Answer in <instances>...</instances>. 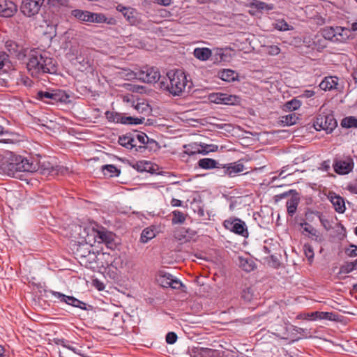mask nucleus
I'll use <instances>...</instances> for the list:
<instances>
[{
    "instance_id": "obj_64",
    "label": "nucleus",
    "mask_w": 357,
    "mask_h": 357,
    "mask_svg": "<svg viewBox=\"0 0 357 357\" xmlns=\"http://www.w3.org/2000/svg\"><path fill=\"white\" fill-rule=\"evenodd\" d=\"M347 189L353 194H357V184L349 185Z\"/></svg>"
},
{
    "instance_id": "obj_13",
    "label": "nucleus",
    "mask_w": 357,
    "mask_h": 357,
    "mask_svg": "<svg viewBox=\"0 0 357 357\" xmlns=\"http://www.w3.org/2000/svg\"><path fill=\"white\" fill-rule=\"evenodd\" d=\"M29 163L35 165L36 168L29 173L39 172L41 174H50L54 171V165L50 161L47 160L46 158H40L38 160L30 158Z\"/></svg>"
},
{
    "instance_id": "obj_46",
    "label": "nucleus",
    "mask_w": 357,
    "mask_h": 357,
    "mask_svg": "<svg viewBox=\"0 0 357 357\" xmlns=\"http://www.w3.org/2000/svg\"><path fill=\"white\" fill-rule=\"evenodd\" d=\"M144 118H135L132 116H123L122 124L138 125L144 123Z\"/></svg>"
},
{
    "instance_id": "obj_44",
    "label": "nucleus",
    "mask_w": 357,
    "mask_h": 357,
    "mask_svg": "<svg viewBox=\"0 0 357 357\" xmlns=\"http://www.w3.org/2000/svg\"><path fill=\"white\" fill-rule=\"evenodd\" d=\"M172 222L173 224H182L185 222V215L183 212L176 210L172 212Z\"/></svg>"
},
{
    "instance_id": "obj_28",
    "label": "nucleus",
    "mask_w": 357,
    "mask_h": 357,
    "mask_svg": "<svg viewBox=\"0 0 357 357\" xmlns=\"http://www.w3.org/2000/svg\"><path fill=\"white\" fill-rule=\"evenodd\" d=\"M244 165L242 163L231 162L226 164V171L229 177L235 176L238 173L243 172Z\"/></svg>"
},
{
    "instance_id": "obj_60",
    "label": "nucleus",
    "mask_w": 357,
    "mask_h": 357,
    "mask_svg": "<svg viewBox=\"0 0 357 357\" xmlns=\"http://www.w3.org/2000/svg\"><path fill=\"white\" fill-rule=\"evenodd\" d=\"M275 28L279 31H287L293 29V26L290 24H275Z\"/></svg>"
},
{
    "instance_id": "obj_61",
    "label": "nucleus",
    "mask_w": 357,
    "mask_h": 357,
    "mask_svg": "<svg viewBox=\"0 0 357 357\" xmlns=\"http://www.w3.org/2000/svg\"><path fill=\"white\" fill-rule=\"evenodd\" d=\"M54 342L56 344L62 345L63 347H66L70 350H73V351L74 350V349L73 347H71L70 345L66 344L68 342V341L64 339L56 338V339H54Z\"/></svg>"
},
{
    "instance_id": "obj_3",
    "label": "nucleus",
    "mask_w": 357,
    "mask_h": 357,
    "mask_svg": "<svg viewBox=\"0 0 357 357\" xmlns=\"http://www.w3.org/2000/svg\"><path fill=\"white\" fill-rule=\"evenodd\" d=\"M170 79V93L174 96H181L183 92L189 93L192 83L187 79L185 73L181 70L170 71L167 73Z\"/></svg>"
},
{
    "instance_id": "obj_57",
    "label": "nucleus",
    "mask_w": 357,
    "mask_h": 357,
    "mask_svg": "<svg viewBox=\"0 0 357 357\" xmlns=\"http://www.w3.org/2000/svg\"><path fill=\"white\" fill-rule=\"evenodd\" d=\"M223 96L222 93H217L212 94L210 98L212 102L216 103V104H223V97L220 96Z\"/></svg>"
},
{
    "instance_id": "obj_26",
    "label": "nucleus",
    "mask_w": 357,
    "mask_h": 357,
    "mask_svg": "<svg viewBox=\"0 0 357 357\" xmlns=\"http://www.w3.org/2000/svg\"><path fill=\"white\" fill-rule=\"evenodd\" d=\"M218 77L222 80L231 82L238 79V73L231 69H223L218 71Z\"/></svg>"
},
{
    "instance_id": "obj_19",
    "label": "nucleus",
    "mask_w": 357,
    "mask_h": 357,
    "mask_svg": "<svg viewBox=\"0 0 357 357\" xmlns=\"http://www.w3.org/2000/svg\"><path fill=\"white\" fill-rule=\"evenodd\" d=\"M41 6L38 3L31 2L29 0H23L21 6L22 13L28 17L37 14Z\"/></svg>"
},
{
    "instance_id": "obj_4",
    "label": "nucleus",
    "mask_w": 357,
    "mask_h": 357,
    "mask_svg": "<svg viewBox=\"0 0 357 357\" xmlns=\"http://www.w3.org/2000/svg\"><path fill=\"white\" fill-rule=\"evenodd\" d=\"M351 29L336 26L327 27L323 29L321 36L326 41L344 43L349 38H353V32L357 31V24H351Z\"/></svg>"
},
{
    "instance_id": "obj_33",
    "label": "nucleus",
    "mask_w": 357,
    "mask_h": 357,
    "mask_svg": "<svg viewBox=\"0 0 357 357\" xmlns=\"http://www.w3.org/2000/svg\"><path fill=\"white\" fill-rule=\"evenodd\" d=\"M105 114L108 121L122 124L123 121L122 114L114 111H107Z\"/></svg>"
},
{
    "instance_id": "obj_56",
    "label": "nucleus",
    "mask_w": 357,
    "mask_h": 357,
    "mask_svg": "<svg viewBox=\"0 0 357 357\" xmlns=\"http://www.w3.org/2000/svg\"><path fill=\"white\" fill-rule=\"evenodd\" d=\"M178 337L174 332H169L166 335L165 340L169 344H173L177 341Z\"/></svg>"
},
{
    "instance_id": "obj_32",
    "label": "nucleus",
    "mask_w": 357,
    "mask_h": 357,
    "mask_svg": "<svg viewBox=\"0 0 357 357\" xmlns=\"http://www.w3.org/2000/svg\"><path fill=\"white\" fill-rule=\"evenodd\" d=\"M102 170L104 175L109 177L118 176L121 173V170L114 165H103Z\"/></svg>"
},
{
    "instance_id": "obj_49",
    "label": "nucleus",
    "mask_w": 357,
    "mask_h": 357,
    "mask_svg": "<svg viewBox=\"0 0 357 357\" xmlns=\"http://www.w3.org/2000/svg\"><path fill=\"white\" fill-rule=\"evenodd\" d=\"M301 105V102L300 100L294 98L288 102H287L284 105V107L288 110H296L298 109Z\"/></svg>"
},
{
    "instance_id": "obj_12",
    "label": "nucleus",
    "mask_w": 357,
    "mask_h": 357,
    "mask_svg": "<svg viewBox=\"0 0 357 357\" xmlns=\"http://www.w3.org/2000/svg\"><path fill=\"white\" fill-rule=\"evenodd\" d=\"M354 162L351 156H347L344 160L335 158L333 167L339 175H346L352 172Z\"/></svg>"
},
{
    "instance_id": "obj_21",
    "label": "nucleus",
    "mask_w": 357,
    "mask_h": 357,
    "mask_svg": "<svg viewBox=\"0 0 357 357\" xmlns=\"http://www.w3.org/2000/svg\"><path fill=\"white\" fill-rule=\"evenodd\" d=\"M331 202L332 203L334 209L339 213H343L345 211V202L343 197L335 194V192H330L328 195Z\"/></svg>"
},
{
    "instance_id": "obj_20",
    "label": "nucleus",
    "mask_w": 357,
    "mask_h": 357,
    "mask_svg": "<svg viewBox=\"0 0 357 357\" xmlns=\"http://www.w3.org/2000/svg\"><path fill=\"white\" fill-rule=\"evenodd\" d=\"M250 10L249 13L251 15H256L257 13H263L264 11H268L273 8V6L272 4H267L265 2L253 0L250 3L249 5Z\"/></svg>"
},
{
    "instance_id": "obj_45",
    "label": "nucleus",
    "mask_w": 357,
    "mask_h": 357,
    "mask_svg": "<svg viewBox=\"0 0 357 357\" xmlns=\"http://www.w3.org/2000/svg\"><path fill=\"white\" fill-rule=\"evenodd\" d=\"M303 250H304L305 255L307 257L310 264H311L313 261L314 256V250H313L312 246L311 245H310L309 243H305L303 245Z\"/></svg>"
},
{
    "instance_id": "obj_55",
    "label": "nucleus",
    "mask_w": 357,
    "mask_h": 357,
    "mask_svg": "<svg viewBox=\"0 0 357 357\" xmlns=\"http://www.w3.org/2000/svg\"><path fill=\"white\" fill-rule=\"evenodd\" d=\"M345 254L349 257H357V245L350 244L349 248L345 249Z\"/></svg>"
},
{
    "instance_id": "obj_51",
    "label": "nucleus",
    "mask_w": 357,
    "mask_h": 357,
    "mask_svg": "<svg viewBox=\"0 0 357 357\" xmlns=\"http://www.w3.org/2000/svg\"><path fill=\"white\" fill-rule=\"evenodd\" d=\"M153 32L158 36H168L173 34L174 32V30L172 29H168V27H164V28H156Z\"/></svg>"
},
{
    "instance_id": "obj_54",
    "label": "nucleus",
    "mask_w": 357,
    "mask_h": 357,
    "mask_svg": "<svg viewBox=\"0 0 357 357\" xmlns=\"http://www.w3.org/2000/svg\"><path fill=\"white\" fill-rule=\"evenodd\" d=\"M8 63H10L8 54L5 52L0 51V70L3 69Z\"/></svg>"
},
{
    "instance_id": "obj_29",
    "label": "nucleus",
    "mask_w": 357,
    "mask_h": 357,
    "mask_svg": "<svg viewBox=\"0 0 357 357\" xmlns=\"http://www.w3.org/2000/svg\"><path fill=\"white\" fill-rule=\"evenodd\" d=\"M238 261L240 267L246 272H250L256 267L255 263L250 259L239 257Z\"/></svg>"
},
{
    "instance_id": "obj_27",
    "label": "nucleus",
    "mask_w": 357,
    "mask_h": 357,
    "mask_svg": "<svg viewBox=\"0 0 357 357\" xmlns=\"http://www.w3.org/2000/svg\"><path fill=\"white\" fill-rule=\"evenodd\" d=\"M96 238H98L100 241L104 242L107 247H110L114 241L113 234L105 229L98 230Z\"/></svg>"
},
{
    "instance_id": "obj_53",
    "label": "nucleus",
    "mask_w": 357,
    "mask_h": 357,
    "mask_svg": "<svg viewBox=\"0 0 357 357\" xmlns=\"http://www.w3.org/2000/svg\"><path fill=\"white\" fill-rule=\"evenodd\" d=\"M127 9L129 10H123V12L121 13V14L124 16L125 19L126 20H130L131 19L135 17V15L136 14V10L131 8V7H127Z\"/></svg>"
},
{
    "instance_id": "obj_2",
    "label": "nucleus",
    "mask_w": 357,
    "mask_h": 357,
    "mask_svg": "<svg viewBox=\"0 0 357 357\" xmlns=\"http://www.w3.org/2000/svg\"><path fill=\"white\" fill-rule=\"evenodd\" d=\"M28 72L33 77H38L43 74H54L57 66L54 59L47 55L46 52L38 50H31L26 63Z\"/></svg>"
},
{
    "instance_id": "obj_52",
    "label": "nucleus",
    "mask_w": 357,
    "mask_h": 357,
    "mask_svg": "<svg viewBox=\"0 0 357 357\" xmlns=\"http://www.w3.org/2000/svg\"><path fill=\"white\" fill-rule=\"evenodd\" d=\"M214 169H215V171L214 173L217 176H227V173L226 171V164L222 165V164H219L218 162L217 167H215Z\"/></svg>"
},
{
    "instance_id": "obj_48",
    "label": "nucleus",
    "mask_w": 357,
    "mask_h": 357,
    "mask_svg": "<svg viewBox=\"0 0 357 357\" xmlns=\"http://www.w3.org/2000/svg\"><path fill=\"white\" fill-rule=\"evenodd\" d=\"M184 149H185L184 153L188 155H195L197 153L201 154L200 152H201L202 149H200L197 144L185 145Z\"/></svg>"
},
{
    "instance_id": "obj_31",
    "label": "nucleus",
    "mask_w": 357,
    "mask_h": 357,
    "mask_svg": "<svg viewBox=\"0 0 357 357\" xmlns=\"http://www.w3.org/2000/svg\"><path fill=\"white\" fill-rule=\"evenodd\" d=\"M197 164L201 169H211L217 167L218 162L214 159L205 158L200 159Z\"/></svg>"
},
{
    "instance_id": "obj_35",
    "label": "nucleus",
    "mask_w": 357,
    "mask_h": 357,
    "mask_svg": "<svg viewBox=\"0 0 357 357\" xmlns=\"http://www.w3.org/2000/svg\"><path fill=\"white\" fill-rule=\"evenodd\" d=\"M357 268V259H355L354 261L351 262H346L344 264L342 265L340 268V271L338 274H342V273H349L352 272L353 271L356 270Z\"/></svg>"
},
{
    "instance_id": "obj_8",
    "label": "nucleus",
    "mask_w": 357,
    "mask_h": 357,
    "mask_svg": "<svg viewBox=\"0 0 357 357\" xmlns=\"http://www.w3.org/2000/svg\"><path fill=\"white\" fill-rule=\"evenodd\" d=\"M71 15L75 19L85 22H107V17L102 13H94L87 10L75 9L71 11Z\"/></svg>"
},
{
    "instance_id": "obj_50",
    "label": "nucleus",
    "mask_w": 357,
    "mask_h": 357,
    "mask_svg": "<svg viewBox=\"0 0 357 357\" xmlns=\"http://www.w3.org/2000/svg\"><path fill=\"white\" fill-rule=\"evenodd\" d=\"M202 150L200 153L203 155L208 154L210 152H215L218 151V146L215 144H200Z\"/></svg>"
},
{
    "instance_id": "obj_23",
    "label": "nucleus",
    "mask_w": 357,
    "mask_h": 357,
    "mask_svg": "<svg viewBox=\"0 0 357 357\" xmlns=\"http://www.w3.org/2000/svg\"><path fill=\"white\" fill-rule=\"evenodd\" d=\"M335 314L333 312H313L305 314V319L308 320H316V319H327V320H335Z\"/></svg>"
},
{
    "instance_id": "obj_1",
    "label": "nucleus",
    "mask_w": 357,
    "mask_h": 357,
    "mask_svg": "<svg viewBox=\"0 0 357 357\" xmlns=\"http://www.w3.org/2000/svg\"><path fill=\"white\" fill-rule=\"evenodd\" d=\"M35 168V165L29 163V159L13 152L6 151L0 155V173L2 174L22 179L23 173H29Z\"/></svg>"
},
{
    "instance_id": "obj_24",
    "label": "nucleus",
    "mask_w": 357,
    "mask_h": 357,
    "mask_svg": "<svg viewBox=\"0 0 357 357\" xmlns=\"http://www.w3.org/2000/svg\"><path fill=\"white\" fill-rule=\"evenodd\" d=\"M338 77L336 76L326 77L319 84V87L324 91H331L337 89Z\"/></svg>"
},
{
    "instance_id": "obj_58",
    "label": "nucleus",
    "mask_w": 357,
    "mask_h": 357,
    "mask_svg": "<svg viewBox=\"0 0 357 357\" xmlns=\"http://www.w3.org/2000/svg\"><path fill=\"white\" fill-rule=\"evenodd\" d=\"M169 287L174 289H180L183 287V284L181 281L177 279L172 278Z\"/></svg>"
},
{
    "instance_id": "obj_40",
    "label": "nucleus",
    "mask_w": 357,
    "mask_h": 357,
    "mask_svg": "<svg viewBox=\"0 0 357 357\" xmlns=\"http://www.w3.org/2000/svg\"><path fill=\"white\" fill-rule=\"evenodd\" d=\"M137 139L141 144H144V146H139L137 148H136V151L142 152L148 148L147 146L145 145L149 143V137L146 133L140 132L137 135Z\"/></svg>"
},
{
    "instance_id": "obj_25",
    "label": "nucleus",
    "mask_w": 357,
    "mask_h": 357,
    "mask_svg": "<svg viewBox=\"0 0 357 357\" xmlns=\"http://www.w3.org/2000/svg\"><path fill=\"white\" fill-rule=\"evenodd\" d=\"M134 142V137L130 132L119 137L118 143L126 149H132L135 148L137 146Z\"/></svg>"
},
{
    "instance_id": "obj_11",
    "label": "nucleus",
    "mask_w": 357,
    "mask_h": 357,
    "mask_svg": "<svg viewBox=\"0 0 357 357\" xmlns=\"http://www.w3.org/2000/svg\"><path fill=\"white\" fill-rule=\"evenodd\" d=\"M70 52L73 55H75V59L82 68V69H81L82 71L86 70L91 67L92 60L90 56V49L82 46L76 51L71 48Z\"/></svg>"
},
{
    "instance_id": "obj_5",
    "label": "nucleus",
    "mask_w": 357,
    "mask_h": 357,
    "mask_svg": "<svg viewBox=\"0 0 357 357\" xmlns=\"http://www.w3.org/2000/svg\"><path fill=\"white\" fill-rule=\"evenodd\" d=\"M35 98L47 104L69 103L70 102V96L63 90L51 89L47 91H39Z\"/></svg>"
},
{
    "instance_id": "obj_18",
    "label": "nucleus",
    "mask_w": 357,
    "mask_h": 357,
    "mask_svg": "<svg viewBox=\"0 0 357 357\" xmlns=\"http://www.w3.org/2000/svg\"><path fill=\"white\" fill-rule=\"evenodd\" d=\"M17 10L16 4L10 0H0V16L12 17Z\"/></svg>"
},
{
    "instance_id": "obj_17",
    "label": "nucleus",
    "mask_w": 357,
    "mask_h": 357,
    "mask_svg": "<svg viewBox=\"0 0 357 357\" xmlns=\"http://www.w3.org/2000/svg\"><path fill=\"white\" fill-rule=\"evenodd\" d=\"M304 43H305L308 47H311L313 50H316L319 52L323 50L328 45V42L321 34L315 35L312 40L309 38H306L304 40Z\"/></svg>"
},
{
    "instance_id": "obj_39",
    "label": "nucleus",
    "mask_w": 357,
    "mask_h": 357,
    "mask_svg": "<svg viewBox=\"0 0 357 357\" xmlns=\"http://www.w3.org/2000/svg\"><path fill=\"white\" fill-rule=\"evenodd\" d=\"M155 236V234L154 230L151 227H146L144 229H143L141 234L140 241L141 242L145 243H147L151 239L153 238Z\"/></svg>"
},
{
    "instance_id": "obj_10",
    "label": "nucleus",
    "mask_w": 357,
    "mask_h": 357,
    "mask_svg": "<svg viewBox=\"0 0 357 357\" xmlns=\"http://www.w3.org/2000/svg\"><path fill=\"white\" fill-rule=\"evenodd\" d=\"M136 75L138 79L145 83H156L160 79V73L155 67H142Z\"/></svg>"
},
{
    "instance_id": "obj_34",
    "label": "nucleus",
    "mask_w": 357,
    "mask_h": 357,
    "mask_svg": "<svg viewBox=\"0 0 357 357\" xmlns=\"http://www.w3.org/2000/svg\"><path fill=\"white\" fill-rule=\"evenodd\" d=\"M122 319L117 314H115L112 321L108 325L107 330L112 333L118 332L122 328Z\"/></svg>"
},
{
    "instance_id": "obj_37",
    "label": "nucleus",
    "mask_w": 357,
    "mask_h": 357,
    "mask_svg": "<svg viewBox=\"0 0 357 357\" xmlns=\"http://www.w3.org/2000/svg\"><path fill=\"white\" fill-rule=\"evenodd\" d=\"M340 125L344 128H357V119L355 116H347L342 119Z\"/></svg>"
},
{
    "instance_id": "obj_59",
    "label": "nucleus",
    "mask_w": 357,
    "mask_h": 357,
    "mask_svg": "<svg viewBox=\"0 0 357 357\" xmlns=\"http://www.w3.org/2000/svg\"><path fill=\"white\" fill-rule=\"evenodd\" d=\"M241 297L244 300H245L247 301H250L252 299V294L251 293L250 288H247L245 289H243L242 293H241Z\"/></svg>"
},
{
    "instance_id": "obj_36",
    "label": "nucleus",
    "mask_w": 357,
    "mask_h": 357,
    "mask_svg": "<svg viewBox=\"0 0 357 357\" xmlns=\"http://www.w3.org/2000/svg\"><path fill=\"white\" fill-rule=\"evenodd\" d=\"M299 225L303 229L304 231L309 234V236L316 237V240H317V238L320 237L319 231L307 222L303 221V222H301Z\"/></svg>"
},
{
    "instance_id": "obj_41",
    "label": "nucleus",
    "mask_w": 357,
    "mask_h": 357,
    "mask_svg": "<svg viewBox=\"0 0 357 357\" xmlns=\"http://www.w3.org/2000/svg\"><path fill=\"white\" fill-rule=\"evenodd\" d=\"M223 104L227 105H236L239 103L240 98L236 95L223 93Z\"/></svg>"
},
{
    "instance_id": "obj_7",
    "label": "nucleus",
    "mask_w": 357,
    "mask_h": 357,
    "mask_svg": "<svg viewBox=\"0 0 357 357\" xmlns=\"http://www.w3.org/2000/svg\"><path fill=\"white\" fill-rule=\"evenodd\" d=\"M224 227L230 231L248 238L249 231L245 222L238 218L231 217L223 222Z\"/></svg>"
},
{
    "instance_id": "obj_47",
    "label": "nucleus",
    "mask_w": 357,
    "mask_h": 357,
    "mask_svg": "<svg viewBox=\"0 0 357 357\" xmlns=\"http://www.w3.org/2000/svg\"><path fill=\"white\" fill-rule=\"evenodd\" d=\"M169 80H170L169 77H167H167H161L160 76V80L158 81V82L159 88L160 89L165 90L170 93V88H169L170 82Z\"/></svg>"
},
{
    "instance_id": "obj_63",
    "label": "nucleus",
    "mask_w": 357,
    "mask_h": 357,
    "mask_svg": "<svg viewBox=\"0 0 357 357\" xmlns=\"http://www.w3.org/2000/svg\"><path fill=\"white\" fill-rule=\"evenodd\" d=\"M266 258H270V260H268V261L270 262L271 261L273 262V266H274L275 267H277L279 265V260L275 255H271L269 257H267Z\"/></svg>"
},
{
    "instance_id": "obj_14",
    "label": "nucleus",
    "mask_w": 357,
    "mask_h": 357,
    "mask_svg": "<svg viewBox=\"0 0 357 357\" xmlns=\"http://www.w3.org/2000/svg\"><path fill=\"white\" fill-rule=\"evenodd\" d=\"M193 54L195 57L201 61H206L210 57L222 58L225 56L222 53V49H217L214 52H212V51L208 47L195 48Z\"/></svg>"
},
{
    "instance_id": "obj_38",
    "label": "nucleus",
    "mask_w": 357,
    "mask_h": 357,
    "mask_svg": "<svg viewBox=\"0 0 357 357\" xmlns=\"http://www.w3.org/2000/svg\"><path fill=\"white\" fill-rule=\"evenodd\" d=\"M207 348L193 347L189 349L188 353L191 357H206Z\"/></svg>"
},
{
    "instance_id": "obj_22",
    "label": "nucleus",
    "mask_w": 357,
    "mask_h": 357,
    "mask_svg": "<svg viewBox=\"0 0 357 357\" xmlns=\"http://www.w3.org/2000/svg\"><path fill=\"white\" fill-rule=\"evenodd\" d=\"M130 165L139 172H146L151 174L155 172V169L153 168L152 163L149 161L140 160L135 163H130Z\"/></svg>"
},
{
    "instance_id": "obj_42",
    "label": "nucleus",
    "mask_w": 357,
    "mask_h": 357,
    "mask_svg": "<svg viewBox=\"0 0 357 357\" xmlns=\"http://www.w3.org/2000/svg\"><path fill=\"white\" fill-rule=\"evenodd\" d=\"M172 275L169 273H165L163 275H160L158 279V282L160 284L165 288L169 287V284L171 282Z\"/></svg>"
},
{
    "instance_id": "obj_43",
    "label": "nucleus",
    "mask_w": 357,
    "mask_h": 357,
    "mask_svg": "<svg viewBox=\"0 0 357 357\" xmlns=\"http://www.w3.org/2000/svg\"><path fill=\"white\" fill-rule=\"evenodd\" d=\"M298 119L295 113H292L282 116V122L287 126H291L296 124Z\"/></svg>"
},
{
    "instance_id": "obj_9",
    "label": "nucleus",
    "mask_w": 357,
    "mask_h": 357,
    "mask_svg": "<svg viewBox=\"0 0 357 357\" xmlns=\"http://www.w3.org/2000/svg\"><path fill=\"white\" fill-rule=\"evenodd\" d=\"M291 194H292V195L289 199H287L286 206L288 215L293 217L296 212L297 207L300 202L298 193L296 192L295 190H290L288 192L275 195V200L278 201L283 198L287 197Z\"/></svg>"
},
{
    "instance_id": "obj_15",
    "label": "nucleus",
    "mask_w": 357,
    "mask_h": 357,
    "mask_svg": "<svg viewBox=\"0 0 357 357\" xmlns=\"http://www.w3.org/2000/svg\"><path fill=\"white\" fill-rule=\"evenodd\" d=\"M51 294L56 298L59 299L61 302L65 303L68 305H72L82 310H86V304L75 298L74 296H66L61 292L51 291Z\"/></svg>"
},
{
    "instance_id": "obj_6",
    "label": "nucleus",
    "mask_w": 357,
    "mask_h": 357,
    "mask_svg": "<svg viewBox=\"0 0 357 357\" xmlns=\"http://www.w3.org/2000/svg\"><path fill=\"white\" fill-rule=\"evenodd\" d=\"M337 126V122L333 114H319L313 121V127L317 131L324 130L331 133Z\"/></svg>"
},
{
    "instance_id": "obj_30",
    "label": "nucleus",
    "mask_w": 357,
    "mask_h": 357,
    "mask_svg": "<svg viewBox=\"0 0 357 357\" xmlns=\"http://www.w3.org/2000/svg\"><path fill=\"white\" fill-rule=\"evenodd\" d=\"M91 245L88 243H79L77 245L76 255L80 258L86 257L91 253Z\"/></svg>"
},
{
    "instance_id": "obj_62",
    "label": "nucleus",
    "mask_w": 357,
    "mask_h": 357,
    "mask_svg": "<svg viewBox=\"0 0 357 357\" xmlns=\"http://www.w3.org/2000/svg\"><path fill=\"white\" fill-rule=\"evenodd\" d=\"M316 215L319 217V219L320 220V222L321 223V225L325 227L326 228V225H328L329 223L328 220L326 218H324L321 214V213L319 212V211H317L316 212Z\"/></svg>"
},
{
    "instance_id": "obj_16",
    "label": "nucleus",
    "mask_w": 357,
    "mask_h": 357,
    "mask_svg": "<svg viewBox=\"0 0 357 357\" xmlns=\"http://www.w3.org/2000/svg\"><path fill=\"white\" fill-rule=\"evenodd\" d=\"M6 48L9 53L19 60H22L26 56V50L13 40L6 42Z\"/></svg>"
}]
</instances>
